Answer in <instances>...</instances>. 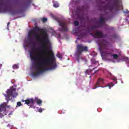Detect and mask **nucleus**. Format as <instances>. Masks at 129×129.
<instances>
[{"instance_id": "obj_34", "label": "nucleus", "mask_w": 129, "mask_h": 129, "mask_svg": "<svg viewBox=\"0 0 129 129\" xmlns=\"http://www.w3.org/2000/svg\"><path fill=\"white\" fill-rule=\"evenodd\" d=\"M99 49H101V48L100 47Z\"/></svg>"}, {"instance_id": "obj_6", "label": "nucleus", "mask_w": 129, "mask_h": 129, "mask_svg": "<svg viewBox=\"0 0 129 129\" xmlns=\"http://www.w3.org/2000/svg\"><path fill=\"white\" fill-rule=\"evenodd\" d=\"M6 93L7 94H4V96L6 97L5 99L7 100V103L10 100L11 96L14 98L18 96V93L16 92V88H14V87L11 88L10 89H8Z\"/></svg>"}, {"instance_id": "obj_7", "label": "nucleus", "mask_w": 129, "mask_h": 129, "mask_svg": "<svg viewBox=\"0 0 129 129\" xmlns=\"http://www.w3.org/2000/svg\"><path fill=\"white\" fill-rule=\"evenodd\" d=\"M107 41L105 40V39H99L98 41V44L100 47H101L103 49H107Z\"/></svg>"}, {"instance_id": "obj_28", "label": "nucleus", "mask_w": 129, "mask_h": 129, "mask_svg": "<svg viewBox=\"0 0 129 129\" xmlns=\"http://www.w3.org/2000/svg\"><path fill=\"white\" fill-rule=\"evenodd\" d=\"M38 111L39 112H43V109L42 108H40L39 110H38Z\"/></svg>"}, {"instance_id": "obj_23", "label": "nucleus", "mask_w": 129, "mask_h": 129, "mask_svg": "<svg viewBox=\"0 0 129 129\" xmlns=\"http://www.w3.org/2000/svg\"><path fill=\"white\" fill-rule=\"evenodd\" d=\"M74 25L76 27L79 26V22L78 21H76L74 22Z\"/></svg>"}, {"instance_id": "obj_27", "label": "nucleus", "mask_w": 129, "mask_h": 129, "mask_svg": "<svg viewBox=\"0 0 129 129\" xmlns=\"http://www.w3.org/2000/svg\"><path fill=\"white\" fill-rule=\"evenodd\" d=\"M31 3H32V1H31V0H29V1L27 2V5H28V6H30V4H31Z\"/></svg>"}, {"instance_id": "obj_26", "label": "nucleus", "mask_w": 129, "mask_h": 129, "mask_svg": "<svg viewBox=\"0 0 129 129\" xmlns=\"http://www.w3.org/2000/svg\"><path fill=\"white\" fill-rule=\"evenodd\" d=\"M10 24H11L10 22L8 23V24H7V30H9L10 28H9V27Z\"/></svg>"}, {"instance_id": "obj_11", "label": "nucleus", "mask_w": 129, "mask_h": 129, "mask_svg": "<svg viewBox=\"0 0 129 129\" xmlns=\"http://www.w3.org/2000/svg\"><path fill=\"white\" fill-rule=\"evenodd\" d=\"M22 101L23 102H25V104H27V105H29V104H34V102L35 101V100H34V99L33 98H32L31 99H26V100H22Z\"/></svg>"}, {"instance_id": "obj_13", "label": "nucleus", "mask_w": 129, "mask_h": 129, "mask_svg": "<svg viewBox=\"0 0 129 129\" xmlns=\"http://www.w3.org/2000/svg\"><path fill=\"white\" fill-rule=\"evenodd\" d=\"M102 54L108 56V57H112V52L111 51H106L102 52Z\"/></svg>"}, {"instance_id": "obj_2", "label": "nucleus", "mask_w": 129, "mask_h": 129, "mask_svg": "<svg viewBox=\"0 0 129 129\" xmlns=\"http://www.w3.org/2000/svg\"><path fill=\"white\" fill-rule=\"evenodd\" d=\"M36 32H41L43 38L40 40V44L43 50L45 52H47L48 50L47 46H48V44H50V40H49V36L47 31L43 29H40L39 27L35 26L32 31L29 32V36L30 35L34 36L36 40L39 41L41 38L40 37V35L36 34Z\"/></svg>"}, {"instance_id": "obj_18", "label": "nucleus", "mask_w": 129, "mask_h": 129, "mask_svg": "<svg viewBox=\"0 0 129 129\" xmlns=\"http://www.w3.org/2000/svg\"><path fill=\"white\" fill-rule=\"evenodd\" d=\"M97 28H99L98 25H93L91 27V30H95V29H97Z\"/></svg>"}, {"instance_id": "obj_31", "label": "nucleus", "mask_w": 129, "mask_h": 129, "mask_svg": "<svg viewBox=\"0 0 129 129\" xmlns=\"http://www.w3.org/2000/svg\"><path fill=\"white\" fill-rule=\"evenodd\" d=\"M90 35H91V36H93V34L91 33Z\"/></svg>"}, {"instance_id": "obj_4", "label": "nucleus", "mask_w": 129, "mask_h": 129, "mask_svg": "<svg viewBox=\"0 0 129 129\" xmlns=\"http://www.w3.org/2000/svg\"><path fill=\"white\" fill-rule=\"evenodd\" d=\"M83 52H88V47L85 46L82 44H78L77 46V50L75 53V56L77 58L78 63L80 62V56Z\"/></svg>"}, {"instance_id": "obj_30", "label": "nucleus", "mask_w": 129, "mask_h": 129, "mask_svg": "<svg viewBox=\"0 0 129 129\" xmlns=\"http://www.w3.org/2000/svg\"><path fill=\"white\" fill-rule=\"evenodd\" d=\"M29 40H32V38H31V37H29Z\"/></svg>"}, {"instance_id": "obj_12", "label": "nucleus", "mask_w": 129, "mask_h": 129, "mask_svg": "<svg viewBox=\"0 0 129 129\" xmlns=\"http://www.w3.org/2000/svg\"><path fill=\"white\" fill-rule=\"evenodd\" d=\"M3 110H6V103L4 102L3 104L0 105V112L3 111ZM4 115L0 113V117H3Z\"/></svg>"}, {"instance_id": "obj_22", "label": "nucleus", "mask_w": 129, "mask_h": 129, "mask_svg": "<svg viewBox=\"0 0 129 129\" xmlns=\"http://www.w3.org/2000/svg\"><path fill=\"white\" fill-rule=\"evenodd\" d=\"M13 69H18L19 68V65L15 64L13 66Z\"/></svg>"}, {"instance_id": "obj_8", "label": "nucleus", "mask_w": 129, "mask_h": 129, "mask_svg": "<svg viewBox=\"0 0 129 129\" xmlns=\"http://www.w3.org/2000/svg\"><path fill=\"white\" fill-rule=\"evenodd\" d=\"M106 34H103L101 31H96L93 37L94 38H103L106 37Z\"/></svg>"}, {"instance_id": "obj_10", "label": "nucleus", "mask_w": 129, "mask_h": 129, "mask_svg": "<svg viewBox=\"0 0 129 129\" xmlns=\"http://www.w3.org/2000/svg\"><path fill=\"white\" fill-rule=\"evenodd\" d=\"M104 83V81L103 80V79L102 78H99L97 82L95 84V87L93 88V89H96V88H98V87H99V85H101V84H103Z\"/></svg>"}, {"instance_id": "obj_24", "label": "nucleus", "mask_w": 129, "mask_h": 129, "mask_svg": "<svg viewBox=\"0 0 129 129\" xmlns=\"http://www.w3.org/2000/svg\"><path fill=\"white\" fill-rule=\"evenodd\" d=\"M41 21H42L43 23H46V22L47 21V19L46 18H43L41 19Z\"/></svg>"}, {"instance_id": "obj_29", "label": "nucleus", "mask_w": 129, "mask_h": 129, "mask_svg": "<svg viewBox=\"0 0 129 129\" xmlns=\"http://www.w3.org/2000/svg\"><path fill=\"white\" fill-rule=\"evenodd\" d=\"M85 62H86V63H87V62H88L87 59H85Z\"/></svg>"}, {"instance_id": "obj_5", "label": "nucleus", "mask_w": 129, "mask_h": 129, "mask_svg": "<svg viewBox=\"0 0 129 129\" xmlns=\"http://www.w3.org/2000/svg\"><path fill=\"white\" fill-rule=\"evenodd\" d=\"M56 21L58 23L59 26L61 27V28H58V31L59 32H61L63 33L64 32H68L69 29H68V24H67V22L65 20H60V19L58 18H55Z\"/></svg>"}, {"instance_id": "obj_32", "label": "nucleus", "mask_w": 129, "mask_h": 129, "mask_svg": "<svg viewBox=\"0 0 129 129\" xmlns=\"http://www.w3.org/2000/svg\"><path fill=\"white\" fill-rule=\"evenodd\" d=\"M96 72H97V71H96L95 72V73H96Z\"/></svg>"}, {"instance_id": "obj_3", "label": "nucleus", "mask_w": 129, "mask_h": 129, "mask_svg": "<svg viewBox=\"0 0 129 129\" xmlns=\"http://www.w3.org/2000/svg\"><path fill=\"white\" fill-rule=\"evenodd\" d=\"M103 9L109 12H117L119 9V2L118 0L110 1L103 7Z\"/></svg>"}, {"instance_id": "obj_19", "label": "nucleus", "mask_w": 129, "mask_h": 129, "mask_svg": "<svg viewBox=\"0 0 129 129\" xmlns=\"http://www.w3.org/2000/svg\"><path fill=\"white\" fill-rule=\"evenodd\" d=\"M112 57L115 60H116V59L118 58V55H117V54H112Z\"/></svg>"}, {"instance_id": "obj_14", "label": "nucleus", "mask_w": 129, "mask_h": 129, "mask_svg": "<svg viewBox=\"0 0 129 129\" xmlns=\"http://www.w3.org/2000/svg\"><path fill=\"white\" fill-rule=\"evenodd\" d=\"M95 68H94L93 70H90V69L86 70V71L85 72V74H87V75H89L90 73H91V72H92L93 70L95 69Z\"/></svg>"}, {"instance_id": "obj_16", "label": "nucleus", "mask_w": 129, "mask_h": 129, "mask_svg": "<svg viewBox=\"0 0 129 129\" xmlns=\"http://www.w3.org/2000/svg\"><path fill=\"white\" fill-rule=\"evenodd\" d=\"M35 101L37 103V104H42V100H40L38 98H35Z\"/></svg>"}, {"instance_id": "obj_20", "label": "nucleus", "mask_w": 129, "mask_h": 129, "mask_svg": "<svg viewBox=\"0 0 129 129\" xmlns=\"http://www.w3.org/2000/svg\"><path fill=\"white\" fill-rule=\"evenodd\" d=\"M56 57H58L59 59H62V54H61L60 52H57L56 54Z\"/></svg>"}, {"instance_id": "obj_1", "label": "nucleus", "mask_w": 129, "mask_h": 129, "mask_svg": "<svg viewBox=\"0 0 129 129\" xmlns=\"http://www.w3.org/2000/svg\"><path fill=\"white\" fill-rule=\"evenodd\" d=\"M30 43L32 44L33 46L32 50L30 51L31 59L33 61L39 60V61L35 63L36 73H32V76H33V77H37V76H39L41 73H43L44 71H47L50 69L49 68L43 67V66H51L52 69H55L56 65V63H54V62H56V57H55L54 52L51 51L49 56L40 59V58H39V54H37L35 56L34 55L35 51H39V49L35 47V43L31 41Z\"/></svg>"}, {"instance_id": "obj_33", "label": "nucleus", "mask_w": 129, "mask_h": 129, "mask_svg": "<svg viewBox=\"0 0 129 129\" xmlns=\"http://www.w3.org/2000/svg\"><path fill=\"white\" fill-rule=\"evenodd\" d=\"M102 4H104V2H102Z\"/></svg>"}, {"instance_id": "obj_15", "label": "nucleus", "mask_w": 129, "mask_h": 129, "mask_svg": "<svg viewBox=\"0 0 129 129\" xmlns=\"http://www.w3.org/2000/svg\"><path fill=\"white\" fill-rule=\"evenodd\" d=\"M54 8H59L60 4L57 1H54L53 2Z\"/></svg>"}, {"instance_id": "obj_17", "label": "nucleus", "mask_w": 129, "mask_h": 129, "mask_svg": "<svg viewBox=\"0 0 129 129\" xmlns=\"http://www.w3.org/2000/svg\"><path fill=\"white\" fill-rule=\"evenodd\" d=\"M91 61L92 62V64H98V65L99 64L98 61H96L94 58L91 59Z\"/></svg>"}, {"instance_id": "obj_25", "label": "nucleus", "mask_w": 129, "mask_h": 129, "mask_svg": "<svg viewBox=\"0 0 129 129\" xmlns=\"http://www.w3.org/2000/svg\"><path fill=\"white\" fill-rule=\"evenodd\" d=\"M17 105H18V106H21L22 105V102H18L17 103Z\"/></svg>"}, {"instance_id": "obj_9", "label": "nucleus", "mask_w": 129, "mask_h": 129, "mask_svg": "<svg viewBox=\"0 0 129 129\" xmlns=\"http://www.w3.org/2000/svg\"><path fill=\"white\" fill-rule=\"evenodd\" d=\"M98 26L99 28L100 27H103L105 25V20L103 17H100L98 21L97 22Z\"/></svg>"}, {"instance_id": "obj_21", "label": "nucleus", "mask_w": 129, "mask_h": 129, "mask_svg": "<svg viewBox=\"0 0 129 129\" xmlns=\"http://www.w3.org/2000/svg\"><path fill=\"white\" fill-rule=\"evenodd\" d=\"M112 86H114V84H113V83H109L108 87H109V89H110V88H111V87H112Z\"/></svg>"}]
</instances>
